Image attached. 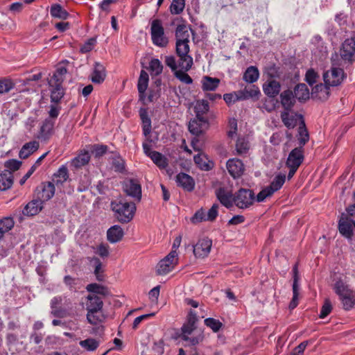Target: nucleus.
<instances>
[{
    "label": "nucleus",
    "instance_id": "nucleus-48",
    "mask_svg": "<svg viewBox=\"0 0 355 355\" xmlns=\"http://www.w3.org/2000/svg\"><path fill=\"white\" fill-rule=\"evenodd\" d=\"M86 289L88 292L91 293V294L94 295L99 294L105 296L108 294V290L105 286L96 283L88 284Z\"/></svg>",
    "mask_w": 355,
    "mask_h": 355
},
{
    "label": "nucleus",
    "instance_id": "nucleus-24",
    "mask_svg": "<svg viewBox=\"0 0 355 355\" xmlns=\"http://www.w3.org/2000/svg\"><path fill=\"white\" fill-rule=\"evenodd\" d=\"M295 99V94L291 89L284 90L280 94L281 104L284 110H291Z\"/></svg>",
    "mask_w": 355,
    "mask_h": 355
},
{
    "label": "nucleus",
    "instance_id": "nucleus-42",
    "mask_svg": "<svg viewBox=\"0 0 355 355\" xmlns=\"http://www.w3.org/2000/svg\"><path fill=\"white\" fill-rule=\"evenodd\" d=\"M50 13L53 17L61 19H66L69 15L68 12L58 3L53 4L51 6Z\"/></svg>",
    "mask_w": 355,
    "mask_h": 355
},
{
    "label": "nucleus",
    "instance_id": "nucleus-29",
    "mask_svg": "<svg viewBox=\"0 0 355 355\" xmlns=\"http://www.w3.org/2000/svg\"><path fill=\"white\" fill-rule=\"evenodd\" d=\"M40 147V144L37 141H32L28 143H26L21 147V150L19 153V157L21 159H26L31 155H32L34 152L38 150Z\"/></svg>",
    "mask_w": 355,
    "mask_h": 355
},
{
    "label": "nucleus",
    "instance_id": "nucleus-63",
    "mask_svg": "<svg viewBox=\"0 0 355 355\" xmlns=\"http://www.w3.org/2000/svg\"><path fill=\"white\" fill-rule=\"evenodd\" d=\"M21 165V162L15 159H8L5 162V167L7 168L6 170L8 171H17L19 168V167Z\"/></svg>",
    "mask_w": 355,
    "mask_h": 355
},
{
    "label": "nucleus",
    "instance_id": "nucleus-14",
    "mask_svg": "<svg viewBox=\"0 0 355 355\" xmlns=\"http://www.w3.org/2000/svg\"><path fill=\"white\" fill-rule=\"evenodd\" d=\"M55 122L51 118H46L41 123L37 138L46 141L53 135Z\"/></svg>",
    "mask_w": 355,
    "mask_h": 355
},
{
    "label": "nucleus",
    "instance_id": "nucleus-54",
    "mask_svg": "<svg viewBox=\"0 0 355 355\" xmlns=\"http://www.w3.org/2000/svg\"><path fill=\"white\" fill-rule=\"evenodd\" d=\"M184 6V0H173L170 6V11L173 15H179L183 11Z\"/></svg>",
    "mask_w": 355,
    "mask_h": 355
},
{
    "label": "nucleus",
    "instance_id": "nucleus-59",
    "mask_svg": "<svg viewBox=\"0 0 355 355\" xmlns=\"http://www.w3.org/2000/svg\"><path fill=\"white\" fill-rule=\"evenodd\" d=\"M332 310V305L331 302L329 299H325L324 304L321 308L320 312V318H326Z\"/></svg>",
    "mask_w": 355,
    "mask_h": 355
},
{
    "label": "nucleus",
    "instance_id": "nucleus-47",
    "mask_svg": "<svg viewBox=\"0 0 355 355\" xmlns=\"http://www.w3.org/2000/svg\"><path fill=\"white\" fill-rule=\"evenodd\" d=\"M80 346L87 352H94L99 346V342L94 338H87L79 342Z\"/></svg>",
    "mask_w": 355,
    "mask_h": 355
},
{
    "label": "nucleus",
    "instance_id": "nucleus-7",
    "mask_svg": "<svg viewBox=\"0 0 355 355\" xmlns=\"http://www.w3.org/2000/svg\"><path fill=\"white\" fill-rule=\"evenodd\" d=\"M178 263V252L171 250L157 266V273L159 275H165L171 272Z\"/></svg>",
    "mask_w": 355,
    "mask_h": 355
},
{
    "label": "nucleus",
    "instance_id": "nucleus-28",
    "mask_svg": "<svg viewBox=\"0 0 355 355\" xmlns=\"http://www.w3.org/2000/svg\"><path fill=\"white\" fill-rule=\"evenodd\" d=\"M149 76L148 73L141 70L137 82V89L140 98L145 97L146 89L148 87Z\"/></svg>",
    "mask_w": 355,
    "mask_h": 355
},
{
    "label": "nucleus",
    "instance_id": "nucleus-46",
    "mask_svg": "<svg viewBox=\"0 0 355 355\" xmlns=\"http://www.w3.org/2000/svg\"><path fill=\"white\" fill-rule=\"evenodd\" d=\"M148 70L152 76H157L161 74L163 66L160 60L157 58H153L149 62Z\"/></svg>",
    "mask_w": 355,
    "mask_h": 355
},
{
    "label": "nucleus",
    "instance_id": "nucleus-27",
    "mask_svg": "<svg viewBox=\"0 0 355 355\" xmlns=\"http://www.w3.org/2000/svg\"><path fill=\"white\" fill-rule=\"evenodd\" d=\"M43 202L38 198L29 202L24 208L23 214L26 216H35L42 209Z\"/></svg>",
    "mask_w": 355,
    "mask_h": 355
},
{
    "label": "nucleus",
    "instance_id": "nucleus-44",
    "mask_svg": "<svg viewBox=\"0 0 355 355\" xmlns=\"http://www.w3.org/2000/svg\"><path fill=\"white\" fill-rule=\"evenodd\" d=\"M239 94L240 98L245 100L250 98H257L261 94V92L257 87L252 85L249 88L245 87L243 90L241 91Z\"/></svg>",
    "mask_w": 355,
    "mask_h": 355
},
{
    "label": "nucleus",
    "instance_id": "nucleus-6",
    "mask_svg": "<svg viewBox=\"0 0 355 355\" xmlns=\"http://www.w3.org/2000/svg\"><path fill=\"white\" fill-rule=\"evenodd\" d=\"M165 63L174 72L175 77L180 82L186 85H191L193 83V79L187 73V71L179 67L173 55L166 56Z\"/></svg>",
    "mask_w": 355,
    "mask_h": 355
},
{
    "label": "nucleus",
    "instance_id": "nucleus-2",
    "mask_svg": "<svg viewBox=\"0 0 355 355\" xmlns=\"http://www.w3.org/2000/svg\"><path fill=\"white\" fill-rule=\"evenodd\" d=\"M110 207L114 217L121 223H128L131 221L136 211L135 204L124 199L112 201Z\"/></svg>",
    "mask_w": 355,
    "mask_h": 355
},
{
    "label": "nucleus",
    "instance_id": "nucleus-61",
    "mask_svg": "<svg viewBox=\"0 0 355 355\" xmlns=\"http://www.w3.org/2000/svg\"><path fill=\"white\" fill-rule=\"evenodd\" d=\"M96 42L95 38H90L87 40L80 48V51L83 53H86L91 51Z\"/></svg>",
    "mask_w": 355,
    "mask_h": 355
},
{
    "label": "nucleus",
    "instance_id": "nucleus-8",
    "mask_svg": "<svg viewBox=\"0 0 355 355\" xmlns=\"http://www.w3.org/2000/svg\"><path fill=\"white\" fill-rule=\"evenodd\" d=\"M345 78V74L343 69L336 67H332L323 74L324 82L329 87L340 85Z\"/></svg>",
    "mask_w": 355,
    "mask_h": 355
},
{
    "label": "nucleus",
    "instance_id": "nucleus-9",
    "mask_svg": "<svg viewBox=\"0 0 355 355\" xmlns=\"http://www.w3.org/2000/svg\"><path fill=\"white\" fill-rule=\"evenodd\" d=\"M212 241L208 238H202L193 245V252L196 258L204 259L210 253Z\"/></svg>",
    "mask_w": 355,
    "mask_h": 355
},
{
    "label": "nucleus",
    "instance_id": "nucleus-31",
    "mask_svg": "<svg viewBox=\"0 0 355 355\" xmlns=\"http://www.w3.org/2000/svg\"><path fill=\"white\" fill-rule=\"evenodd\" d=\"M202 89L204 92H213L215 91L220 84V80L217 78H212L208 76H205L201 80Z\"/></svg>",
    "mask_w": 355,
    "mask_h": 355
},
{
    "label": "nucleus",
    "instance_id": "nucleus-5",
    "mask_svg": "<svg viewBox=\"0 0 355 355\" xmlns=\"http://www.w3.org/2000/svg\"><path fill=\"white\" fill-rule=\"evenodd\" d=\"M255 200L254 193L248 189H240L234 194V204L239 209L249 208Z\"/></svg>",
    "mask_w": 355,
    "mask_h": 355
},
{
    "label": "nucleus",
    "instance_id": "nucleus-26",
    "mask_svg": "<svg viewBox=\"0 0 355 355\" xmlns=\"http://www.w3.org/2000/svg\"><path fill=\"white\" fill-rule=\"evenodd\" d=\"M281 85L279 83L275 80L267 81L263 85L264 94L269 97H275L280 92Z\"/></svg>",
    "mask_w": 355,
    "mask_h": 355
},
{
    "label": "nucleus",
    "instance_id": "nucleus-33",
    "mask_svg": "<svg viewBox=\"0 0 355 355\" xmlns=\"http://www.w3.org/2000/svg\"><path fill=\"white\" fill-rule=\"evenodd\" d=\"M334 290L336 295H338L339 300L343 299L345 296H348L349 295L355 292L352 289H351L347 284L344 283L342 280H338L336 282L334 286Z\"/></svg>",
    "mask_w": 355,
    "mask_h": 355
},
{
    "label": "nucleus",
    "instance_id": "nucleus-43",
    "mask_svg": "<svg viewBox=\"0 0 355 355\" xmlns=\"http://www.w3.org/2000/svg\"><path fill=\"white\" fill-rule=\"evenodd\" d=\"M150 159L160 169L166 168L168 166V161L167 157L157 151L151 153Z\"/></svg>",
    "mask_w": 355,
    "mask_h": 355
},
{
    "label": "nucleus",
    "instance_id": "nucleus-50",
    "mask_svg": "<svg viewBox=\"0 0 355 355\" xmlns=\"http://www.w3.org/2000/svg\"><path fill=\"white\" fill-rule=\"evenodd\" d=\"M78 186L77 191L83 192L87 191L91 185V179L87 174L80 175L78 178Z\"/></svg>",
    "mask_w": 355,
    "mask_h": 355
},
{
    "label": "nucleus",
    "instance_id": "nucleus-17",
    "mask_svg": "<svg viewBox=\"0 0 355 355\" xmlns=\"http://www.w3.org/2000/svg\"><path fill=\"white\" fill-rule=\"evenodd\" d=\"M304 160V152L302 147L295 148L293 149L286 160L287 167H295L299 168Z\"/></svg>",
    "mask_w": 355,
    "mask_h": 355
},
{
    "label": "nucleus",
    "instance_id": "nucleus-58",
    "mask_svg": "<svg viewBox=\"0 0 355 355\" xmlns=\"http://www.w3.org/2000/svg\"><path fill=\"white\" fill-rule=\"evenodd\" d=\"M207 220L206 213L202 208L196 211L193 216L191 218V222L193 224H197Z\"/></svg>",
    "mask_w": 355,
    "mask_h": 355
},
{
    "label": "nucleus",
    "instance_id": "nucleus-51",
    "mask_svg": "<svg viewBox=\"0 0 355 355\" xmlns=\"http://www.w3.org/2000/svg\"><path fill=\"white\" fill-rule=\"evenodd\" d=\"M250 148L249 142L245 138H239L236 144V150L237 154L243 155L248 153Z\"/></svg>",
    "mask_w": 355,
    "mask_h": 355
},
{
    "label": "nucleus",
    "instance_id": "nucleus-3",
    "mask_svg": "<svg viewBox=\"0 0 355 355\" xmlns=\"http://www.w3.org/2000/svg\"><path fill=\"white\" fill-rule=\"evenodd\" d=\"M151 40L157 46L165 47L168 43V40L165 35L162 22L160 19H153L150 23Z\"/></svg>",
    "mask_w": 355,
    "mask_h": 355
},
{
    "label": "nucleus",
    "instance_id": "nucleus-15",
    "mask_svg": "<svg viewBox=\"0 0 355 355\" xmlns=\"http://www.w3.org/2000/svg\"><path fill=\"white\" fill-rule=\"evenodd\" d=\"M216 196L220 202L227 208H230L234 204V195L231 190L225 187H220L215 191Z\"/></svg>",
    "mask_w": 355,
    "mask_h": 355
},
{
    "label": "nucleus",
    "instance_id": "nucleus-55",
    "mask_svg": "<svg viewBox=\"0 0 355 355\" xmlns=\"http://www.w3.org/2000/svg\"><path fill=\"white\" fill-rule=\"evenodd\" d=\"M15 86L14 82L8 78H3L0 80V94L8 93Z\"/></svg>",
    "mask_w": 355,
    "mask_h": 355
},
{
    "label": "nucleus",
    "instance_id": "nucleus-34",
    "mask_svg": "<svg viewBox=\"0 0 355 355\" xmlns=\"http://www.w3.org/2000/svg\"><path fill=\"white\" fill-rule=\"evenodd\" d=\"M62 302V296H55L51 301V314L56 318H62L64 315V310L60 305Z\"/></svg>",
    "mask_w": 355,
    "mask_h": 355
},
{
    "label": "nucleus",
    "instance_id": "nucleus-1",
    "mask_svg": "<svg viewBox=\"0 0 355 355\" xmlns=\"http://www.w3.org/2000/svg\"><path fill=\"white\" fill-rule=\"evenodd\" d=\"M175 37L176 54L178 56L177 63L182 69L189 71L193 65V58L189 54L190 33L186 25L180 24L177 26Z\"/></svg>",
    "mask_w": 355,
    "mask_h": 355
},
{
    "label": "nucleus",
    "instance_id": "nucleus-19",
    "mask_svg": "<svg viewBox=\"0 0 355 355\" xmlns=\"http://www.w3.org/2000/svg\"><path fill=\"white\" fill-rule=\"evenodd\" d=\"M281 119L285 126L288 128H293L296 126L297 121L302 119V116L291 112V110H284L281 113Z\"/></svg>",
    "mask_w": 355,
    "mask_h": 355
},
{
    "label": "nucleus",
    "instance_id": "nucleus-45",
    "mask_svg": "<svg viewBox=\"0 0 355 355\" xmlns=\"http://www.w3.org/2000/svg\"><path fill=\"white\" fill-rule=\"evenodd\" d=\"M140 117L142 121L143 133L145 136H147L151 132V120L145 110L140 111Z\"/></svg>",
    "mask_w": 355,
    "mask_h": 355
},
{
    "label": "nucleus",
    "instance_id": "nucleus-4",
    "mask_svg": "<svg viewBox=\"0 0 355 355\" xmlns=\"http://www.w3.org/2000/svg\"><path fill=\"white\" fill-rule=\"evenodd\" d=\"M286 181V175L283 173L277 174L269 186L262 189L257 195V202H263L266 198L271 196L275 192L279 191Z\"/></svg>",
    "mask_w": 355,
    "mask_h": 355
},
{
    "label": "nucleus",
    "instance_id": "nucleus-62",
    "mask_svg": "<svg viewBox=\"0 0 355 355\" xmlns=\"http://www.w3.org/2000/svg\"><path fill=\"white\" fill-rule=\"evenodd\" d=\"M196 329V326H193L192 324H188L185 322L182 328V334H181V338L182 339H187L188 335H191L192 332Z\"/></svg>",
    "mask_w": 355,
    "mask_h": 355
},
{
    "label": "nucleus",
    "instance_id": "nucleus-40",
    "mask_svg": "<svg viewBox=\"0 0 355 355\" xmlns=\"http://www.w3.org/2000/svg\"><path fill=\"white\" fill-rule=\"evenodd\" d=\"M259 77V72L256 67L250 66L247 68L243 73V79L244 81L248 83H255Z\"/></svg>",
    "mask_w": 355,
    "mask_h": 355
},
{
    "label": "nucleus",
    "instance_id": "nucleus-35",
    "mask_svg": "<svg viewBox=\"0 0 355 355\" xmlns=\"http://www.w3.org/2000/svg\"><path fill=\"white\" fill-rule=\"evenodd\" d=\"M50 88L51 102L58 103L64 95V89L62 85H49Z\"/></svg>",
    "mask_w": 355,
    "mask_h": 355
},
{
    "label": "nucleus",
    "instance_id": "nucleus-38",
    "mask_svg": "<svg viewBox=\"0 0 355 355\" xmlns=\"http://www.w3.org/2000/svg\"><path fill=\"white\" fill-rule=\"evenodd\" d=\"M90 154L87 150L81 151L76 157L71 159V164L75 168H80L86 165L90 160Z\"/></svg>",
    "mask_w": 355,
    "mask_h": 355
},
{
    "label": "nucleus",
    "instance_id": "nucleus-16",
    "mask_svg": "<svg viewBox=\"0 0 355 355\" xmlns=\"http://www.w3.org/2000/svg\"><path fill=\"white\" fill-rule=\"evenodd\" d=\"M340 55L345 60L351 61L355 58V40L352 37L346 39L342 44Z\"/></svg>",
    "mask_w": 355,
    "mask_h": 355
},
{
    "label": "nucleus",
    "instance_id": "nucleus-20",
    "mask_svg": "<svg viewBox=\"0 0 355 355\" xmlns=\"http://www.w3.org/2000/svg\"><path fill=\"white\" fill-rule=\"evenodd\" d=\"M105 78L106 71L105 67L99 62H95L90 76L91 81L94 84H101Z\"/></svg>",
    "mask_w": 355,
    "mask_h": 355
},
{
    "label": "nucleus",
    "instance_id": "nucleus-41",
    "mask_svg": "<svg viewBox=\"0 0 355 355\" xmlns=\"http://www.w3.org/2000/svg\"><path fill=\"white\" fill-rule=\"evenodd\" d=\"M207 123V121L205 119V121H200L196 116L195 119L191 120L189 123V132L196 136L200 135L202 131V124Z\"/></svg>",
    "mask_w": 355,
    "mask_h": 355
},
{
    "label": "nucleus",
    "instance_id": "nucleus-23",
    "mask_svg": "<svg viewBox=\"0 0 355 355\" xmlns=\"http://www.w3.org/2000/svg\"><path fill=\"white\" fill-rule=\"evenodd\" d=\"M195 164L203 171H209L214 167V162L203 153L200 152L193 157Z\"/></svg>",
    "mask_w": 355,
    "mask_h": 355
},
{
    "label": "nucleus",
    "instance_id": "nucleus-22",
    "mask_svg": "<svg viewBox=\"0 0 355 355\" xmlns=\"http://www.w3.org/2000/svg\"><path fill=\"white\" fill-rule=\"evenodd\" d=\"M103 307L102 299L96 295L89 294L85 298V309L87 311L101 310Z\"/></svg>",
    "mask_w": 355,
    "mask_h": 355
},
{
    "label": "nucleus",
    "instance_id": "nucleus-32",
    "mask_svg": "<svg viewBox=\"0 0 355 355\" xmlns=\"http://www.w3.org/2000/svg\"><path fill=\"white\" fill-rule=\"evenodd\" d=\"M86 318L87 322L92 325H98L105 320V315L101 310H92L87 311Z\"/></svg>",
    "mask_w": 355,
    "mask_h": 355
},
{
    "label": "nucleus",
    "instance_id": "nucleus-21",
    "mask_svg": "<svg viewBox=\"0 0 355 355\" xmlns=\"http://www.w3.org/2000/svg\"><path fill=\"white\" fill-rule=\"evenodd\" d=\"M329 86L327 84L320 83L316 85L313 89L311 96L313 98H316L320 101L327 100L329 95Z\"/></svg>",
    "mask_w": 355,
    "mask_h": 355
},
{
    "label": "nucleus",
    "instance_id": "nucleus-49",
    "mask_svg": "<svg viewBox=\"0 0 355 355\" xmlns=\"http://www.w3.org/2000/svg\"><path fill=\"white\" fill-rule=\"evenodd\" d=\"M309 135L307 130L305 128V124L303 121H302V123L299 127L297 140L299 141L300 147L303 148V146L305 144L309 141Z\"/></svg>",
    "mask_w": 355,
    "mask_h": 355
},
{
    "label": "nucleus",
    "instance_id": "nucleus-39",
    "mask_svg": "<svg viewBox=\"0 0 355 355\" xmlns=\"http://www.w3.org/2000/svg\"><path fill=\"white\" fill-rule=\"evenodd\" d=\"M294 94L296 99L299 101H305L309 98L310 92L305 84H298L295 87Z\"/></svg>",
    "mask_w": 355,
    "mask_h": 355
},
{
    "label": "nucleus",
    "instance_id": "nucleus-64",
    "mask_svg": "<svg viewBox=\"0 0 355 355\" xmlns=\"http://www.w3.org/2000/svg\"><path fill=\"white\" fill-rule=\"evenodd\" d=\"M218 214V205L214 204L206 214V218L208 221L214 220Z\"/></svg>",
    "mask_w": 355,
    "mask_h": 355
},
{
    "label": "nucleus",
    "instance_id": "nucleus-13",
    "mask_svg": "<svg viewBox=\"0 0 355 355\" xmlns=\"http://www.w3.org/2000/svg\"><path fill=\"white\" fill-rule=\"evenodd\" d=\"M226 167L230 175L234 179L241 177L244 172V164L241 159L237 158L228 159Z\"/></svg>",
    "mask_w": 355,
    "mask_h": 355
},
{
    "label": "nucleus",
    "instance_id": "nucleus-57",
    "mask_svg": "<svg viewBox=\"0 0 355 355\" xmlns=\"http://www.w3.org/2000/svg\"><path fill=\"white\" fill-rule=\"evenodd\" d=\"M14 220L11 217H5L0 220V230L3 231V234L8 232L14 227Z\"/></svg>",
    "mask_w": 355,
    "mask_h": 355
},
{
    "label": "nucleus",
    "instance_id": "nucleus-36",
    "mask_svg": "<svg viewBox=\"0 0 355 355\" xmlns=\"http://www.w3.org/2000/svg\"><path fill=\"white\" fill-rule=\"evenodd\" d=\"M13 183L12 172L4 170L0 173V191H6L11 187Z\"/></svg>",
    "mask_w": 355,
    "mask_h": 355
},
{
    "label": "nucleus",
    "instance_id": "nucleus-11",
    "mask_svg": "<svg viewBox=\"0 0 355 355\" xmlns=\"http://www.w3.org/2000/svg\"><path fill=\"white\" fill-rule=\"evenodd\" d=\"M125 193L137 200L141 198V187L137 180L128 179L123 183Z\"/></svg>",
    "mask_w": 355,
    "mask_h": 355
},
{
    "label": "nucleus",
    "instance_id": "nucleus-52",
    "mask_svg": "<svg viewBox=\"0 0 355 355\" xmlns=\"http://www.w3.org/2000/svg\"><path fill=\"white\" fill-rule=\"evenodd\" d=\"M90 263H93L95 268H94V274L96 276V278L98 281L102 282L103 281V275L101 274L102 271V263L100 261V259L97 257H92L89 260Z\"/></svg>",
    "mask_w": 355,
    "mask_h": 355
},
{
    "label": "nucleus",
    "instance_id": "nucleus-60",
    "mask_svg": "<svg viewBox=\"0 0 355 355\" xmlns=\"http://www.w3.org/2000/svg\"><path fill=\"white\" fill-rule=\"evenodd\" d=\"M318 78V75L314 69H309L307 70L305 75V80L309 85L312 86L314 83H315Z\"/></svg>",
    "mask_w": 355,
    "mask_h": 355
},
{
    "label": "nucleus",
    "instance_id": "nucleus-53",
    "mask_svg": "<svg viewBox=\"0 0 355 355\" xmlns=\"http://www.w3.org/2000/svg\"><path fill=\"white\" fill-rule=\"evenodd\" d=\"M340 300L342 303L343 308L345 311H349L352 309L355 305V291L353 293L349 295L348 296H345V297Z\"/></svg>",
    "mask_w": 355,
    "mask_h": 355
},
{
    "label": "nucleus",
    "instance_id": "nucleus-18",
    "mask_svg": "<svg viewBox=\"0 0 355 355\" xmlns=\"http://www.w3.org/2000/svg\"><path fill=\"white\" fill-rule=\"evenodd\" d=\"M175 182L178 187L187 191H192L195 188L194 180L185 173H180L175 177Z\"/></svg>",
    "mask_w": 355,
    "mask_h": 355
},
{
    "label": "nucleus",
    "instance_id": "nucleus-56",
    "mask_svg": "<svg viewBox=\"0 0 355 355\" xmlns=\"http://www.w3.org/2000/svg\"><path fill=\"white\" fill-rule=\"evenodd\" d=\"M205 324L209 327L214 332H218L223 326L222 322L213 318H207L204 321Z\"/></svg>",
    "mask_w": 355,
    "mask_h": 355
},
{
    "label": "nucleus",
    "instance_id": "nucleus-37",
    "mask_svg": "<svg viewBox=\"0 0 355 355\" xmlns=\"http://www.w3.org/2000/svg\"><path fill=\"white\" fill-rule=\"evenodd\" d=\"M209 110V104L207 100H201L196 102L194 107V111L196 112V116L200 121H205V119L202 115L207 113Z\"/></svg>",
    "mask_w": 355,
    "mask_h": 355
},
{
    "label": "nucleus",
    "instance_id": "nucleus-25",
    "mask_svg": "<svg viewBox=\"0 0 355 355\" xmlns=\"http://www.w3.org/2000/svg\"><path fill=\"white\" fill-rule=\"evenodd\" d=\"M69 179V171L66 165H62L53 175V184L62 186Z\"/></svg>",
    "mask_w": 355,
    "mask_h": 355
},
{
    "label": "nucleus",
    "instance_id": "nucleus-12",
    "mask_svg": "<svg viewBox=\"0 0 355 355\" xmlns=\"http://www.w3.org/2000/svg\"><path fill=\"white\" fill-rule=\"evenodd\" d=\"M67 60H63L57 64L55 71L49 80V85H62L67 73Z\"/></svg>",
    "mask_w": 355,
    "mask_h": 355
},
{
    "label": "nucleus",
    "instance_id": "nucleus-10",
    "mask_svg": "<svg viewBox=\"0 0 355 355\" xmlns=\"http://www.w3.org/2000/svg\"><path fill=\"white\" fill-rule=\"evenodd\" d=\"M55 191V186L52 182H42L36 188V198L44 203L53 197Z\"/></svg>",
    "mask_w": 355,
    "mask_h": 355
},
{
    "label": "nucleus",
    "instance_id": "nucleus-30",
    "mask_svg": "<svg viewBox=\"0 0 355 355\" xmlns=\"http://www.w3.org/2000/svg\"><path fill=\"white\" fill-rule=\"evenodd\" d=\"M108 241L115 243L121 241L123 236V230L121 226L114 225L108 229L107 232Z\"/></svg>",
    "mask_w": 355,
    "mask_h": 355
}]
</instances>
